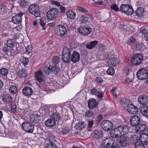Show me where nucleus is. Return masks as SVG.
<instances>
[{"label": "nucleus", "instance_id": "nucleus-1", "mask_svg": "<svg viewBox=\"0 0 148 148\" xmlns=\"http://www.w3.org/2000/svg\"><path fill=\"white\" fill-rule=\"evenodd\" d=\"M129 131L128 127L126 125H120L112 129L110 132L111 136L115 138H119L122 135H125Z\"/></svg>", "mask_w": 148, "mask_h": 148}, {"label": "nucleus", "instance_id": "nucleus-2", "mask_svg": "<svg viewBox=\"0 0 148 148\" xmlns=\"http://www.w3.org/2000/svg\"><path fill=\"white\" fill-rule=\"evenodd\" d=\"M71 57V52L69 49L66 47H64L62 56L63 61L65 63H69L70 62Z\"/></svg>", "mask_w": 148, "mask_h": 148}, {"label": "nucleus", "instance_id": "nucleus-3", "mask_svg": "<svg viewBox=\"0 0 148 148\" xmlns=\"http://www.w3.org/2000/svg\"><path fill=\"white\" fill-rule=\"evenodd\" d=\"M120 10L122 12L127 15H131L134 12L132 6L127 4H122Z\"/></svg>", "mask_w": 148, "mask_h": 148}, {"label": "nucleus", "instance_id": "nucleus-4", "mask_svg": "<svg viewBox=\"0 0 148 148\" xmlns=\"http://www.w3.org/2000/svg\"><path fill=\"white\" fill-rule=\"evenodd\" d=\"M59 14L58 10L56 8H52L49 10L47 13V18L51 20L56 19Z\"/></svg>", "mask_w": 148, "mask_h": 148}, {"label": "nucleus", "instance_id": "nucleus-5", "mask_svg": "<svg viewBox=\"0 0 148 148\" xmlns=\"http://www.w3.org/2000/svg\"><path fill=\"white\" fill-rule=\"evenodd\" d=\"M29 12L34 15L36 17H39L40 15V12L38 6L35 4L30 5L28 8Z\"/></svg>", "mask_w": 148, "mask_h": 148}, {"label": "nucleus", "instance_id": "nucleus-6", "mask_svg": "<svg viewBox=\"0 0 148 148\" xmlns=\"http://www.w3.org/2000/svg\"><path fill=\"white\" fill-rule=\"evenodd\" d=\"M22 126L25 132L29 133L36 134L35 132L34 133H33L34 126L32 123L27 122H25L22 124Z\"/></svg>", "mask_w": 148, "mask_h": 148}, {"label": "nucleus", "instance_id": "nucleus-7", "mask_svg": "<svg viewBox=\"0 0 148 148\" xmlns=\"http://www.w3.org/2000/svg\"><path fill=\"white\" fill-rule=\"evenodd\" d=\"M136 75L139 79L141 80H145L148 77V71L147 69H141L138 71Z\"/></svg>", "mask_w": 148, "mask_h": 148}, {"label": "nucleus", "instance_id": "nucleus-8", "mask_svg": "<svg viewBox=\"0 0 148 148\" xmlns=\"http://www.w3.org/2000/svg\"><path fill=\"white\" fill-rule=\"evenodd\" d=\"M143 56L140 54H136L134 55L131 59L132 64L138 65L140 64L143 60Z\"/></svg>", "mask_w": 148, "mask_h": 148}, {"label": "nucleus", "instance_id": "nucleus-9", "mask_svg": "<svg viewBox=\"0 0 148 148\" xmlns=\"http://www.w3.org/2000/svg\"><path fill=\"white\" fill-rule=\"evenodd\" d=\"M77 30L79 34L84 36H87L92 31L91 28L85 26H80L77 28Z\"/></svg>", "mask_w": 148, "mask_h": 148}, {"label": "nucleus", "instance_id": "nucleus-10", "mask_svg": "<svg viewBox=\"0 0 148 148\" xmlns=\"http://www.w3.org/2000/svg\"><path fill=\"white\" fill-rule=\"evenodd\" d=\"M101 126L104 130L108 131L112 129L113 125L110 121L105 120L101 122Z\"/></svg>", "mask_w": 148, "mask_h": 148}, {"label": "nucleus", "instance_id": "nucleus-11", "mask_svg": "<svg viewBox=\"0 0 148 148\" xmlns=\"http://www.w3.org/2000/svg\"><path fill=\"white\" fill-rule=\"evenodd\" d=\"M126 108V110L130 114H136L138 113V108L133 104L125 103Z\"/></svg>", "mask_w": 148, "mask_h": 148}, {"label": "nucleus", "instance_id": "nucleus-12", "mask_svg": "<svg viewBox=\"0 0 148 148\" xmlns=\"http://www.w3.org/2000/svg\"><path fill=\"white\" fill-rule=\"evenodd\" d=\"M56 34L58 36H64L66 32V29L64 25H59L56 28Z\"/></svg>", "mask_w": 148, "mask_h": 148}, {"label": "nucleus", "instance_id": "nucleus-13", "mask_svg": "<svg viewBox=\"0 0 148 148\" xmlns=\"http://www.w3.org/2000/svg\"><path fill=\"white\" fill-rule=\"evenodd\" d=\"M119 138V143L120 145L123 147H127L129 144V139L127 137L121 136Z\"/></svg>", "mask_w": 148, "mask_h": 148}, {"label": "nucleus", "instance_id": "nucleus-14", "mask_svg": "<svg viewBox=\"0 0 148 148\" xmlns=\"http://www.w3.org/2000/svg\"><path fill=\"white\" fill-rule=\"evenodd\" d=\"M24 13L22 12L17 13L16 15L14 16L12 19V21L14 23L18 24L21 23L22 21V17Z\"/></svg>", "mask_w": 148, "mask_h": 148}, {"label": "nucleus", "instance_id": "nucleus-15", "mask_svg": "<svg viewBox=\"0 0 148 148\" xmlns=\"http://www.w3.org/2000/svg\"><path fill=\"white\" fill-rule=\"evenodd\" d=\"M130 124L133 126H137L140 123V117L137 115L132 116L130 118Z\"/></svg>", "mask_w": 148, "mask_h": 148}, {"label": "nucleus", "instance_id": "nucleus-16", "mask_svg": "<svg viewBox=\"0 0 148 148\" xmlns=\"http://www.w3.org/2000/svg\"><path fill=\"white\" fill-rule=\"evenodd\" d=\"M35 76L37 81L40 84L44 81L45 76L43 75L42 70H39L35 73Z\"/></svg>", "mask_w": 148, "mask_h": 148}, {"label": "nucleus", "instance_id": "nucleus-17", "mask_svg": "<svg viewBox=\"0 0 148 148\" xmlns=\"http://www.w3.org/2000/svg\"><path fill=\"white\" fill-rule=\"evenodd\" d=\"M90 92L91 95H95L100 98L101 100H102L104 92L98 91L96 88H94L90 90Z\"/></svg>", "mask_w": 148, "mask_h": 148}, {"label": "nucleus", "instance_id": "nucleus-18", "mask_svg": "<svg viewBox=\"0 0 148 148\" xmlns=\"http://www.w3.org/2000/svg\"><path fill=\"white\" fill-rule=\"evenodd\" d=\"M138 102L143 106L148 104V96L143 95L139 96L138 98Z\"/></svg>", "mask_w": 148, "mask_h": 148}, {"label": "nucleus", "instance_id": "nucleus-19", "mask_svg": "<svg viewBox=\"0 0 148 148\" xmlns=\"http://www.w3.org/2000/svg\"><path fill=\"white\" fill-rule=\"evenodd\" d=\"M80 58V55L77 51H74L72 53L71 60L74 63H75L79 61Z\"/></svg>", "mask_w": 148, "mask_h": 148}, {"label": "nucleus", "instance_id": "nucleus-20", "mask_svg": "<svg viewBox=\"0 0 148 148\" xmlns=\"http://www.w3.org/2000/svg\"><path fill=\"white\" fill-rule=\"evenodd\" d=\"M146 125L144 123H140L136 127V132L140 134V132H143L146 130Z\"/></svg>", "mask_w": 148, "mask_h": 148}, {"label": "nucleus", "instance_id": "nucleus-21", "mask_svg": "<svg viewBox=\"0 0 148 148\" xmlns=\"http://www.w3.org/2000/svg\"><path fill=\"white\" fill-rule=\"evenodd\" d=\"M88 103V107L90 110H93L98 105V103H97L96 99L94 98L89 99Z\"/></svg>", "mask_w": 148, "mask_h": 148}, {"label": "nucleus", "instance_id": "nucleus-22", "mask_svg": "<svg viewBox=\"0 0 148 148\" xmlns=\"http://www.w3.org/2000/svg\"><path fill=\"white\" fill-rule=\"evenodd\" d=\"M22 90L23 95L29 97L30 96L32 95L33 93L32 88L28 86L25 87Z\"/></svg>", "mask_w": 148, "mask_h": 148}, {"label": "nucleus", "instance_id": "nucleus-23", "mask_svg": "<svg viewBox=\"0 0 148 148\" xmlns=\"http://www.w3.org/2000/svg\"><path fill=\"white\" fill-rule=\"evenodd\" d=\"M2 99L4 103L8 104L12 101V99L10 95L5 94L2 96Z\"/></svg>", "mask_w": 148, "mask_h": 148}, {"label": "nucleus", "instance_id": "nucleus-24", "mask_svg": "<svg viewBox=\"0 0 148 148\" xmlns=\"http://www.w3.org/2000/svg\"><path fill=\"white\" fill-rule=\"evenodd\" d=\"M41 117L39 114H37L33 115L30 117L31 121L33 123H36L41 121Z\"/></svg>", "mask_w": 148, "mask_h": 148}, {"label": "nucleus", "instance_id": "nucleus-25", "mask_svg": "<svg viewBox=\"0 0 148 148\" xmlns=\"http://www.w3.org/2000/svg\"><path fill=\"white\" fill-rule=\"evenodd\" d=\"M50 115V118L56 122V121L60 120L61 119L60 114L58 112H55L53 110Z\"/></svg>", "mask_w": 148, "mask_h": 148}, {"label": "nucleus", "instance_id": "nucleus-26", "mask_svg": "<svg viewBox=\"0 0 148 148\" xmlns=\"http://www.w3.org/2000/svg\"><path fill=\"white\" fill-rule=\"evenodd\" d=\"M129 139V143H130L132 144H134V145L136 143L138 144V142L140 141L138 137L134 135H131Z\"/></svg>", "mask_w": 148, "mask_h": 148}, {"label": "nucleus", "instance_id": "nucleus-27", "mask_svg": "<svg viewBox=\"0 0 148 148\" xmlns=\"http://www.w3.org/2000/svg\"><path fill=\"white\" fill-rule=\"evenodd\" d=\"M45 125L47 127H52L56 125V122L50 117L45 121Z\"/></svg>", "mask_w": 148, "mask_h": 148}, {"label": "nucleus", "instance_id": "nucleus-28", "mask_svg": "<svg viewBox=\"0 0 148 148\" xmlns=\"http://www.w3.org/2000/svg\"><path fill=\"white\" fill-rule=\"evenodd\" d=\"M53 110L55 112L56 109L52 107H50L49 106H46L44 107V109L42 110V114H46L48 113L52 112Z\"/></svg>", "mask_w": 148, "mask_h": 148}, {"label": "nucleus", "instance_id": "nucleus-29", "mask_svg": "<svg viewBox=\"0 0 148 148\" xmlns=\"http://www.w3.org/2000/svg\"><path fill=\"white\" fill-rule=\"evenodd\" d=\"M108 65L109 66H112L114 67L118 65V61L115 58H113L109 59L108 62Z\"/></svg>", "mask_w": 148, "mask_h": 148}, {"label": "nucleus", "instance_id": "nucleus-30", "mask_svg": "<svg viewBox=\"0 0 148 148\" xmlns=\"http://www.w3.org/2000/svg\"><path fill=\"white\" fill-rule=\"evenodd\" d=\"M110 144V141L108 139H106L102 141L99 148H109V146Z\"/></svg>", "mask_w": 148, "mask_h": 148}, {"label": "nucleus", "instance_id": "nucleus-31", "mask_svg": "<svg viewBox=\"0 0 148 148\" xmlns=\"http://www.w3.org/2000/svg\"><path fill=\"white\" fill-rule=\"evenodd\" d=\"M140 111L142 114L147 118H148V107L143 106L141 108Z\"/></svg>", "mask_w": 148, "mask_h": 148}, {"label": "nucleus", "instance_id": "nucleus-32", "mask_svg": "<svg viewBox=\"0 0 148 148\" xmlns=\"http://www.w3.org/2000/svg\"><path fill=\"white\" fill-rule=\"evenodd\" d=\"M66 14L67 17L71 19H74L76 16L75 13L72 10H69L67 12Z\"/></svg>", "mask_w": 148, "mask_h": 148}, {"label": "nucleus", "instance_id": "nucleus-33", "mask_svg": "<svg viewBox=\"0 0 148 148\" xmlns=\"http://www.w3.org/2000/svg\"><path fill=\"white\" fill-rule=\"evenodd\" d=\"M98 43V42L97 40L92 41L90 42V44L86 45V48L89 49H92L97 45Z\"/></svg>", "mask_w": 148, "mask_h": 148}, {"label": "nucleus", "instance_id": "nucleus-34", "mask_svg": "<svg viewBox=\"0 0 148 148\" xmlns=\"http://www.w3.org/2000/svg\"><path fill=\"white\" fill-rule=\"evenodd\" d=\"M144 9L142 8H140L135 11L134 14L138 17H141L143 16V13L144 12Z\"/></svg>", "mask_w": 148, "mask_h": 148}, {"label": "nucleus", "instance_id": "nucleus-35", "mask_svg": "<svg viewBox=\"0 0 148 148\" xmlns=\"http://www.w3.org/2000/svg\"><path fill=\"white\" fill-rule=\"evenodd\" d=\"M18 53V51L16 47L14 46L11 48L10 53V56H15Z\"/></svg>", "mask_w": 148, "mask_h": 148}, {"label": "nucleus", "instance_id": "nucleus-36", "mask_svg": "<svg viewBox=\"0 0 148 148\" xmlns=\"http://www.w3.org/2000/svg\"><path fill=\"white\" fill-rule=\"evenodd\" d=\"M60 58L58 56H54L52 59V65L55 66L60 62Z\"/></svg>", "mask_w": 148, "mask_h": 148}, {"label": "nucleus", "instance_id": "nucleus-37", "mask_svg": "<svg viewBox=\"0 0 148 148\" xmlns=\"http://www.w3.org/2000/svg\"><path fill=\"white\" fill-rule=\"evenodd\" d=\"M27 74V72L25 69H22L18 71V75L21 78H24L26 77Z\"/></svg>", "mask_w": 148, "mask_h": 148}, {"label": "nucleus", "instance_id": "nucleus-38", "mask_svg": "<svg viewBox=\"0 0 148 148\" xmlns=\"http://www.w3.org/2000/svg\"><path fill=\"white\" fill-rule=\"evenodd\" d=\"M46 148H62L58 147L52 142H48L46 143Z\"/></svg>", "mask_w": 148, "mask_h": 148}, {"label": "nucleus", "instance_id": "nucleus-39", "mask_svg": "<svg viewBox=\"0 0 148 148\" xmlns=\"http://www.w3.org/2000/svg\"><path fill=\"white\" fill-rule=\"evenodd\" d=\"M141 138H143L144 141L143 142H144L143 144L145 145H147L148 144V135L145 133L143 134L141 136Z\"/></svg>", "mask_w": 148, "mask_h": 148}, {"label": "nucleus", "instance_id": "nucleus-40", "mask_svg": "<svg viewBox=\"0 0 148 148\" xmlns=\"http://www.w3.org/2000/svg\"><path fill=\"white\" fill-rule=\"evenodd\" d=\"M58 130L57 132L60 135H66L69 132V130L67 129H62L60 130L58 129Z\"/></svg>", "mask_w": 148, "mask_h": 148}, {"label": "nucleus", "instance_id": "nucleus-41", "mask_svg": "<svg viewBox=\"0 0 148 148\" xmlns=\"http://www.w3.org/2000/svg\"><path fill=\"white\" fill-rule=\"evenodd\" d=\"M43 71L46 74H49L51 73V66H45L43 69Z\"/></svg>", "mask_w": 148, "mask_h": 148}, {"label": "nucleus", "instance_id": "nucleus-42", "mask_svg": "<svg viewBox=\"0 0 148 148\" xmlns=\"http://www.w3.org/2000/svg\"><path fill=\"white\" fill-rule=\"evenodd\" d=\"M29 3L26 0H22L20 2V6L23 8H25L29 5Z\"/></svg>", "mask_w": 148, "mask_h": 148}, {"label": "nucleus", "instance_id": "nucleus-43", "mask_svg": "<svg viewBox=\"0 0 148 148\" xmlns=\"http://www.w3.org/2000/svg\"><path fill=\"white\" fill-rule=\"evenodd\" d=\"M88 17L86 15H82L80 17L79 21L82 23H86L88 20Z\"/></svg>", "mask_w": 148, "mask_h": 148}, {"label": "nucleus", "instance_id": "nucleus-44", "mask_svg": "<svg viewBox=\"0 0 148 148\" xmlns=\"http://www.w3.org/2000/svg\"><path fill=\"white\" fill-rule=\"evenodd\" d=\"M60 71L59 68L57 66L53 65L51 66V73H53L55 74L58 73Z\"/></svg>", "mask_w": 148, "mask_h": 148}, {"label": "nucleus", "instance_id": "nucleus-45", "mask_svg": "<svg viewBox=\"0 0 148 148\" xmlns=\"http://www.w3.org/2000/svg\"><path fill=\"white\" fill-rule=\"evenodd\" d=\"M85 124L84 122H78L76 126V129H82L84 127Z\"/></svg>", "mask_w": 148, "mask_h": 148}, {"label": "nucleus", "instance_id": "nucleus-46", "mask_svg": "<svg viewBox=\"0 0 148 148\" xmlns=\"http://www.w3.org/2000/svg\"><path fill=\"white\" fill-rule=\"evenodd\" d=\"M6 45L8 47H14V42L13 39H9L7 41Z\"/></svg>", "mask_w": 148, "mask_h": 148}, {"label": "nucleus", "instance_id": "nucleus-47", "mask_svg": "<svg viewBox=\"0 0 148 148\" xmlns=\"http://www.w3.org/2000/svg\"><path fill=\"white\" fill-rule=\"evenodd\" d=\"M9 90L10 93L14 94L17 92V89L16 86H12L10 87Z\"/></svg>", "mask_w": 148, "mask_h": 148}, {"label": "nucleus", "instance_id": "nucleus-48", "mask_svg": "<svg viewBox=\"0 0 148 148\" xmlns=\"http://www.w3.org/2000/svg\"><path fill=\"white\" fill-rule=\"evenodd\" d=\"M93 121L92 120H88V127L87 129L88 131H90V129L92 128V125L93 124Z\"/></svg>", "mask_w": 148, "mask_h": 148}, {"label": "nucleus", "instance_id": "nucleus-49", "mask_svg": "<svg viewBox=\"0 0 148 148\" xmlns=\"http://www.w3.org/2000/svg\"><path fill=\"white\" fill-rule=\"evenodd\" d=\"M8 73V70L5 68H2L0 70V74L2 76H6Z\"/></svg>", "mask_w": 148, "mask_h": 148}, {"label": "nucleus", "instance_id": "nucleus-50", "mask_svg": "<svg viewBox=\"0 0 148 148\" xmlns=\"http://www.w3.org/2000/svg\"><path fill=\"white\" fill-rule=\"evenodd\" d=\"M110 8L112 10L116 12L119 11L120 9L118 5H117L116 4H114L110 6Z\"/></svg>", "mask_w": 148, "mask_h": 148}, {"label": "nucleus", "instance_id": "nucleus-51", "mask_svg": "<svg viewBox=\"0 0 148 148\" xmlns=\"http://www.w3.org/2000/svg\"><path fill=\"white\" fill-rule=\"evenodd\" d=\"M107 73L108 75H113L114 73V69L111 67L109 68L107 71Z\"/></svg>", "mask_w": 148, "mask_h": 148}, {"label": "nucleus", "instance_id": "nucleus-52", "mask_svg": "<svg viewBox=\"0 0 148 148\" xmlns=\"http://www.w3.org/2000/svg\"><path fill=\"white\" fill-rule=\"evenodd\" d=\"M21 62L24 66L28 64L29 62V60L28 58L23 57L21 60Z\"/></svg>", "mask_w": 148, "mask_h": 148}, {"label": "nucleus", "instance_id": "nucleus-53", "mask_svg": "<svg viewBox=\"0 0 148 148\" xmlns=\"http://www.w3.org/2000/svg\"><path fill=\"white\" fill-rule=\"evenodd\" d=\"M93 114V112L91 110H88L85 113V116L87 117L92 116Z\"/></svg>", "mask_w": 148, "mask_h": 148}, {"label": "nucleus", "instance_id": "nucleus-54", "mask_svg": "<svg viewBox=\"0 0 148 148\" xmlns=\"http://www.w3.org/2000/svg\"><path fill=\"white\" fill-rule=\"evenodd\" d=\"M16 106L14 102H12L11 103V109L13 112H15L16 111Z\"/></svg>", "mask_w": 148, "mask_h": 148}, {"label": "nucleus", "instance_id": "nucleus-55", "mask_svg": "<svg viewBox=\"0 0 148 148\" xmlns=\"http://www.w3.org/2000/svg\"><path fill=\"white\" fill-rule=\"evenodd\" d=\"M144 144H143V143H142V142L141 141H140L138 143V144H135L134 145L135 148H140L142 147L143 146H144Z\"/></svg>", "mask_w": 148, "mask_h": 148}, {"label": "nucleus", "instance_id": "nucleus-56", "mask_svg": "<svg viewBox=\"0 0 148 148\" xmlns=\"http://www.w3.org/2000/svg\"><path fill=\"white\" fill-rule=\"evenodd\" d=\"M45 21L41 19H40L39 21V23L41 26L42 27V29H45L46 28V27L45 26L46 23Z\"/></svg>", "mask_w": 148, "mask_h": 148}, {"label": "nucleus", "instance_id": "nucleus-57", "mask_svg": "<svg viewBox=\"0 0 148 148\" xmlns=\"http://www.w3.org/2000/svg\"><path fill=\"white\" fill-rule=\"evenodd\" d=\"M95 81L98 84H101L103 82L102 78L100 76H98L96 78Z\"/></svg>", "mask_w": 148, "mask_h": 148}, {"label": "nucleus", "instance_id": "nucleus-58", "mask_svg": "<svg viewBox=\"0 0 148 148\" xmlns=\"http://www.w3.org/2000/svg\"><path fill=\"white\" fill-rule=\"evenodd\" d=\"M93 137L96 138L97 139L100 137V133L98 131H95L93 135Z\"/></svg>", "mask_w": 148, "mask_h": 148}, {"label": "nucleus", "instance_id": "nucleus-59", "mask_svg": "<svg viewBox=\"0 0 148 148\" xmlns=\"http://www.w3.org/2000/svg\"><path fill=\"white\" fill-rule=\"evenodd\" d=\"M9 49L8 47H5L3 49V51L7 55L10 56V53L9 51Z\"/></svg>", "mask_w": 148, "mask_h": 148}, {"label": "nucleus", "instance_id": "nucleus-60", "mask_svg": "<svg viewBox=\"0 0 148 148\" xmlns=\"http://www.w3.org/2000/svg\"><path fill=\"white\" fill-rule=\"evenodd\" d=\"M103 118V116L101 114L99 115L96 118V121L97 123H98Z\"/></svg>", "mask_w": 148, "mask_h": 148}, {"label": "nucleus", "instance_id": "nucleus-61", "mask_svg": "<svg viewBox=\"0 0 148 148\" xmlns=\"http://www.w3.org/2000/svg\"><path fill=\"white\" fill-rule=\"evenodd\" d=\"M59 9L62 13H65L66 10V8L61 5L60 6Z\"/></svg>", "mask_w": 148, "mask_h": 148}, {"label": "nucleus", "instance_id": "nucleus-62", "mask_svg": "<svg viewBox=\"0 0 148 148\" xmlns=\"http://www.w3.org/2000/svg\"><path fill=\"white\" fill-rule=\"evenodd\" d=\"M143 44L141 43H139L136 45V47L138 50H141L143 48Z\"/></svg>", "mask_w": 148, "mask_h": 148}, {"label": "nucleus", "instance_id": "nucleus-63", "mask_svg": "<svg viewBox=\"0 0 148 148\" xmlns=\"http://www.w3.org/2000/svg\"><path fill=\"white\" fill-rule=\"evenodd\" d=\"M136 40L134 37H131L128 40V42L130 43L133 44L135 42Z\"/></svg>", "mask_w": 148, "mask_h": 148}, {"label": "nucleus", "instance_id": "nucleus-64", "mask_svg": "<svg viewBox=\"0 0 148 148\" xmlns=\"http://www.w3.org/2000/svg\"><path fill=\"white\" fill-rule=\"evenodd\" d=\"M77 9L80 11H81L86 12H87V10H86L80 6H77Z\"/></svg>", "mask_w": 148, "mask_h": 148}]
</instances>
